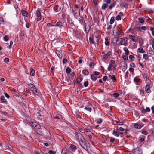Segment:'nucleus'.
I'll list each match as a JSON object with an SVG mask.
<instances>
[{"label":"nucleus","instance_id":"obj_38","mask_svg":"<svg viewBox=\"0 0 154 154\" xmlns=\"http://www.w3.org/2000/svg\"><path fill=\"white\" fill-rule=\"evenodd\" d=\"M102 121L103 119L101 118H99L97 119V122L98 124H101Z\"/></svg>","mask_w":154,"mask_h":154},{"label":"nucleus","instance_id":"obj_44","mask_svg":"<svg viewBox=\"0 0 154 154\" xmlns=\"http://www.w3.org/2000/svg\"><path fill=\"white\" fill-rule=\"evenodd\" d=\"M71 71V69L69 67H68L66 69V71L67 74H69L70 73Z\"/></svg>","mask_w":154,"mask_h":154},{"label":"nucleus","instance_id":"obj_19","mask_svg":"<svg viewBox=\"0 0 154 154\" xmlns=\"http://www.w3.org/2000/svg\"><path fill=\"white\" fill-rule=\"evenodd\" d=\"M69 149L72 152H74L76 149V147L75 146L71 144L69 146Z\"/></svg>","mask_w":154,"mask_h":154},{"label":"nucleus","instance_id":"obj_48","mask_svg":"<svg viewBox=\"0 0 154 154\" xmlns=\"http://www.w3.org/2000/svg\"><path fill=\"white\" fill-rule=\"evenodd\" d=\"M119 94L118 93H115L113 94V96L115 98H117L119 96Z\"/></svg>","mask_w":154,"mask_h":154},{"label":"nucleus","instance_id":"obj_25","mask_svg":"<svg viewBox=\"0 0 154 154\" xmlns=\"http://www.w3.org/2000/svg\"><path fill=\"white\" fill-rule=\"evenodd\" d=\"M109 77L112 80V82H114L116 81V79L114 75H109Z\"/></svg>","mask_w":154,"mask_h":154},{"label":"nucleus","instance_id":"obj_33","mask_svg":"<svg viewBox=\"0 0 154 154\" xmlns=\"http://www.w3.org/2000/svg\"><path fill=\"white\" fill-rule=\"evenodd\" d=\"M105 44L106 46H108L109 45V42L108 39V38L107 37H106L105 38Z\"/></svg>","mask_w":154,"mask_h":154},{"label":"nucleus","instance_id":"obj_7","mask_svg":"<svg viewBox=\"0 0 154 154\" xmlns=\"http://www.w3.org/2000/svg\"><path fill=\"white\" fill-rule=\"evenodd\" d=\"M99 41V36L97 35L93 36L92 37V44H98Z\"/></svg>","mask_w":154,"mask_h":154},{"label":"nucleus","instance_id":"obj_13","mask_svg":"<svg viewBox=\"0 0 154 154\" xmlns=\"http://www.w3.org/2000/svg\"><path fill=\"white\" fill-rule=\"evenodd\" d=\"M145 92L147 93H149L151 92L150 89V84H147L145 87Z\"/></svg>","mask_w":154,"mask_h":154},{"label":"nucleus","instance_id":"obj_54","mask_svg":"<svg viewBox=\"0 0 154 154\" xmlns=\"http://www.w3.org/2000/svg\"><path fill=\"white\" fill-rule=\"evenodd\" d=\"M143 50V48L141 47L137 49V52L141 53L142 52V50Z\"/></svg>","mask_w":154,"mask_h":154},{"label":"nucleus","instance_id":"obj_4","mask_svg":"<svg viewBox=\"0 0 154 154\" xmlns=\"http://www.w3.org/2000/svg\"><path fill=\"white\" fill-rule=\"evenodd\" d=\"M74 135L76 140L79 142L82 140L84 139V138H85L84 136L79 132H75Z\"/></svg>","mask_w":154,"mask_h":154},{"label":"nucleus","instance_id":"obj_64","mask_svg":"<svg viewBox=\"0 0 154 154\" xmlns=\"http://www.w3.org/2000/svg\"><path fill=\"white\" fill-rule=\"evenodd\" d=\"M108 77L107 76H104L103 78V80L104 81H106Z\"/></svg>","mask_w":154,"mask_h":154},{"label":"nucleus","instance_id":"obj_28","mask_svg":"<svg viewBox=\"0 0 154 154\" xmlns=\"http://www.w3.org/2000/svg\"><path fill=\"white\" fill-rule=\"evenodd\" d=\"M0 112L2 114V117H3L4 118H7L8 115L7 113L5 112H3L2 111H0Z\"/></svg>","mask_w":154,"mask_h":154},{"label":"nucleus","instance_id":"obj_2","mask_svg":"<svg viewBox=\"0 0 154 154\" xmlns=\"http://www.w3.org/2000/svg\"><path fill=\"white\" fill-rule=\"evenodd\" d=\"M72 13L74 16L80 14V10L79 6L77 5H75L72 8Z\"/></svg>","mask_w":154,"mask_h":154},{"label":"nucleus","instance_id":"obj_37","mask_svg":"<svg viewBox=\"0 0 154 154\" xmlns=\"http://www.w3.org/2000/svg\"><path fill=\"white\" fill-rule=\"evenodd\" d=\"M114 20H115L114 17H111L110 20V21H109V23L111 24H113L114 22Z\"/></svg>","mask_w":154,"mask_h":154},{"label":"nucleus","instance_id":"obj_1","mask_svg":"<svg viewBox=\"0 0 154 154\" xmlns=\"http://www.w3.org/2000/svg\"><path fill=\"white\" fill-rule=\"evenodd\" d=\"M79 142L81 147L85 150L90 147V144L85 140V138H84V140H82Z\"/></svg>","mask_w":154,"mask_h":154},{"label":"nucleus","instance_id":"obj_29","mask_svg":"<svg viewBox=\"0 0 154 154\" xmlns=\"http://www.w3.org/2000/svg\"><path fill=\"white\" fill-rule=\"evenodd\" d=\"M0 99L1 101L3 103H7V101H6V100L5 99V97L4 96H1Z\"/></svg>","mask_w":154,"mask_h":154},{"label":"nucleus","instance_id":"obj_61","mask_svg":"<svg viewBox=\"0 0 154 154\" xmlns=\"http://www.w3.org/2000/svg\"><path fill=\"white\" fill-rule=\"evenodd\" d=\"M82 57H80L79 58V59H80L79 60L78 62L80 64L82 63Z\"/></svg>","mask_w":154,"mask_h":154},{"label":"nucleus","instance_id":"obj_18","mask_svg":"<svg viewBox=\"0 0 154 154\" xmlns=\"http://www.w3.org/2000/svg\"><path fill=\"white\" fill-rule=\"evenodd\" d=\"M112 54V52L109 51L106 54H104L103 56V58L105 59H106L108 58L109 56L111 55Z\"/></svg>","mask_w":154,"mask_h":154},{"label":"nucleus","instance_id":"obj_39","mask_svg":"<svg viewBox=\"0 0 154 154\" xmlns=\"http://www.w3.org/2000/svg\"><path fill=\"white\" fill-rule=\"evenodd\" d=\"M134 82L137 83L139 82L140 81V79L137 77H134Z\"/></svg>","mask_w":154,"mask_h":154},{"label":"nucleus","instance_id":"obj_30","mask_svg":"<svg viewBox=\"0 0 154 154\" xmlns=\"http://www.w3.org/2000/svg\"><path fill=\"white\" fill-rule=\"evenodd\" d=\"M82 79L80 77L77 78L76 79V82L77 84L79 85H81L82 84L80 83V82L82 80Z\"/></svg>","mask_w":154,"mask_h":154},{"label":"nucleus","instance_id":"obj_8","mask_svg":"<svg viewBox=\"0 0 154 154\" xmlns=\"http://www.w3.org/2000/svg\"><path fill=\"white\" fill-rule=\"evenodd\" d=\"M75 17L78 19L81 24H83L84 20L83 19V17L80 14H77L75 16Z\"/></svg>","mask_w":154,"mask_h":154},{"label":"nucleus","instance_id":"obj_41","mask_svg":"<svg viewBox=\"0 0 154 154\" xmlns=\"http://www.w3.org/2000/svg\"><path fill=\"white\" fill-rule=\"evenodd\" d=\"M144 90L143 89H141L140 91V94L142 96H144Z\"/></svg>","mask_w":154,"mask_h":154},{"label":"nucleus","instance_id":"obj_60","mask_svg":"<svg viewBox=\"0 0 154 154\" xmlns=\"http://www.w3.org/2000/svg\"><path fill=\"white\" fill-rule=\"evenodd\" d=\"M130 66L131 67H135V65L134 63H131L130 64Z\"/></svg>","mask_w":154,"mask_h":154},{"label":"nucleus","instance_id":"obj_40","mask_svg":"<svg viewBox=\"0 0 154 154\" xmlns=\"http://www.w3.org/2000/svg\"><path fill=\"white\" fill-rule=\"evenodd\" d=\"M82 73L85 75H88L89 74L88 71L86 70H83L82 71Z\"/></svg>","mask_w":154,"mask_h":154},{"label":"nucleus","instance_id":"obj_15","mask_svg":"<svg viewBox=\"0 0 154 154\" xmlns=\"http://www.w3.org/2000/svg\"><path fill=\"white\" fill-rule=\"evenodd\" d=\"M134 152L136 154H141L142 150L141 149L137 148L134 149Z\"/></svg>","mask_w":154,"mask_h":154},{"label":"nucleus","instance_id":"obj_17","mask_svg":"<svg viewBox=\"0 0 154 154\" xmlns=\"http://www.w3.org/2000/svg\"><path fill=\"white\" fill-rule=\"evenodd\" d=\"M55 26H58L60 27H64V23L62 21H59L57 23L56 25Z\"/></svg>","mask_w":154,"mask_h":154},{"label":"nucleus","instance_id":"obj_3","mask_svg":"<svg viewBox=\"0 0 154 154\" xmlns=\"http://www.w3.org/2000/svg\"><path fill=\"white\" fill-rule=\"evenodd\" d=\"M115 63V61L113 60H111L109 64V65L108 67L107 68V70L110 71L112 70V68L113 69V72L114 71H115L116 70V66H115L114 64Z\"/></svg>","mask_w":154,"mask_h":154},{"label":"nucleus","instance_id":"obj_59","mask_svg":"<svg viewBox=\"0 0 154 154\" xmlns=\"http://www.w3.org/2000/svg\"><path fill=\"white\" fill-rule=\"evenodd\" d=\"M48 153L49 154H55V152L52 150H49L48 151Z\"/></svg>","mask_w":154,"mask_h":154},{"label":"nucleus","instance_id":"obj_20","mask_svg":"<svg viewBox=\"0 0 154 154\" xmlns=\"http://www.w3.org/2000/svg\"><path fill=\"white\" fill-rule=\"evenodd\" d=\"M116 4V2L113 0L112 3L109 6V9L111 10L112 8L115 7Z\"/></svg>","mask_w":154,"mask_h":154},{"label":"nucleus","instance_id":"obj_50","mask_svg":"<svg viewBox=\"0 0 154 154\" xmlns=\"http://www.w3.org/2000/svg\"><path fill=\"white\" fill-rule=\"evenodd\" d=\"M129 58L131 59V61H133L134 60V57L133 55H130L129 56Z\"/></svg>","mask_w":154,"mask_h":154},{"label":"nucleus","instance_id":"obj_53","mask_svg":"<svg viewBox=\"0 0 154 154\" xmlns=\"http://www.w3.org/2000/svg\"><path fill=\"white\" fill-rule=\"evenodd\" d=\"M88 81H85L84 84V86L85 87H87L88 86Z\"/></svg>","mask_w":154,"mask_h":154},{"label":"nucleus","instance_id":"obj_34","mask_svg":"<svg viewBox=\"0 0 154 154\" xmlns=\"http://www.w3.org/2000/svg\"><path fill=\"white\" fill-rule=\"evenodd\" d=\"M108 5L106 3H104L103 4L102 6V8L103 10H105V9L108 7Z\"/></svg>","mask_w":154,"mask_h":154},{"label":"nucleus","instance_id":"obj_36","mask_svg":"<svg viewBox=\"0 0 154 154\" xmlns=\"http://www.w3.org/2000/svg\"><path fill=\"white\" fill-rule=\"evenodd\" d=\"M92 79L94 81H95L97 79V77L95 75L92 74L91 75Z\"/></svg>","mask_w":154,"mask_h":154},{"label":"nucleus","instance_id":"obj_24","mask_svg":"<svg viewBox=\"0 0 154 154\" xmlns=\"http://www.w3.org/2000/svg\"><path fill=\"white\" fill-rule=\"evenodd\" d=\"M150 111V109L149 107H147L145 109L144 108H143V109L141 110V112L145 114L146 112H148Z\"/></svg>","mask_w":154,"mask_h":154},{"label":"nucleus","instance_id":"obj_32","mask_svg":"<svg viewBox=\"0 0 154 154\" xmlns=\"http://www.w3.org/2000/svg\"><path fill=\"white\" fill-rule=\"evenodd\" d=\"M35 70L32 68L30 69V74L31 76H33L35 75Z\"/></svg>","mask_w":154,"mask_h":154},{"label":"nucleus","instance_id":"obj_55","mask_svg":"<svg viewBox=\"0 0 154 154\" xmlns=\"http://www.w3.org/2000/svg\"><path fill=\"white\" fill-rule=\"evenodd\" d=\"M13 42L12 41H11L10 42V45L8 46V48L9 49H11V48L12 45H13Z\"/></svg>","mask_w":154,"mask_h":154},{"label":"nucleus","instance_id":"obj_11","mask_svg":"<svg viewBox=\"0 0 154 154\" xmlns=\"http://www.w3.org/2000/svg\"><path fill=\"white\" fill-rule=\"evenodd\" d=\"M129 38L133 42H136L138 41V38L134 35H129Z\"/></svg>","mask_w":154,"mask_h":154},{"label":"nucleus","instance_id":"obj_31","mask_svg":"<svg viewBox=\"0 0 154 154\" xmlns=\"http://www.w3.org/2000/svg\"><path fill=\"white\" fill-rule=\"evenodd\" d=\"M145 137L143 135H141L140 136L139 138V141L140 142H142L144 141Z\"/></svg>","mask_w":154,"mask_h":154},{"label":"nucleus","instance_id":"obj_16","mask_svg":"<svg viewBox=\"0 0 154 154\" xmlns=\"http://www.w3.org/2000/svg\"><path fill=\"white\" fill-rule=\"evenodd\" d=\"M137 29L139 31H141L140 29V26L139 24L135 25L134 28L133 29V30L135 31Z\"/></svg>","mask_w":154,"mask_h":154},{"label":"nucleus","instance_id":"obj_26","mask_svg":"<svg viewBox=\"0 0 154 154\" xmlns=\"http://www.w3.org/2000/svg\"><path fill=\"white\" fill-rule=\"evenodd\" d=\"M21 13L22 15L26 17H27L28 15V14L27 12L23 10H22Z\"/></svg>","mask_w":154,"mask_h":154},{"label":"nucleus","instance_id":"obj_5","mask_svg":"<svg viewBox=\"0 0 154 154\" xmlns=\"http://www.w3.org/2000/svg\"><path fill=\"white\" fill-rule=\"evenodd\" d=\"M29 88L34 94L36 95H38V94L39 92L37 91L36 88L34 85L32 84H29Z\"/></svg>","mask_w":154,"mask_h":154},{"label":"nucleus","instance_id":"obj_35","mask_svg":"<svg viewBox=\"0 0 154 154\" xmlns=\"http://www.w3.org/2000/svg\"><path fill=\"white\" fill-rule=\"evenodd\" d=\"M124 50L125 51V54L126 55H128L129 54V51L128 50L127 47H124L123 48Z\"/></svg>","mask_w":154,"mask_h":154},{"label":"nucleus","instance_id":"obj_58","mask_svg":"<svg viewBox=\"0 0 154 154\" xmlns=\"http://www.w3.org/2000/svg\"><path fill=\"white\" fill-rule=\"evenodd\" d=\"M148 52L150 54L154 55V51L152 50H149Z\"/></svg>","mask_w":154,"mask_h":154},{"label":"nucleus","instance_id":"obj_42","mask_svg":"<svg viewBox=\"0 0 154 154\" xmlns=\"http://www.w3.org/2000/svg\"><path fill=\"white\" fill-rule=\"evenodd\" d=\"M139 20L140 23H143L144 22V20L142 18H138Z\"/></svg>","mask_w":154,"mask_h":154},{"label":"nucleus","instance_id":"obj_51","mask_svg":"<svg viewBox=\"0 0 154 154\" xmlns=\"http://www.w3.org/2000/svg\"><path fill=\"white\" fill-rule=\"evenodd\" d=\"M143 57L145 60H147L148 59V56L146 54H143Z\"/></svg>","mask_w":154,"mask_h":154},{"label":"nucleus","instance_id":"obj_6","mask_svg":"<svg viewBox=\"0 0 154 154\" xmlns=\"http://www.w3.org/2000/svg\"><path fill=\"white\" fill-rule=\"evenodd\" d=\"M121 40L119 44L121 45H124L126 46L128 44V38L125 37H124L122 38H119Z\"/></svg>","mask_w":154,"mask_h":154},{"label":"nucleus","instance_id":"obj_62","mask_svg":"<svg viewBox=\"0 0 154 154\" xmlns=\"http://www.w3.org/2000/svg\"><path fill=\"white\" fill-rule=\"evenodd\" d=\"M68 22L70 24H72L73 23V22L71 19L69 18L68 19Z\"/></svg>","mask_w":154,"mask_h":154},{"label":"nucleus","instance_id":"obj_52","mask_svg":"<svg viewBox=\"0 0 154 154\" xmlns=\"http://www.w3.org/2000/svg\"><path fill=\"white\" fill-rule=\"evenodd\" d=\"M36 132L37 134H39L40 135H43V133L41 131H40L39 130H37L36 131Z\"/></svg>","mask_w":154,"mask_h":154},{"label":"nucleus","instance_id":"obj_9","mask_svg":"<svg viewBox=\"0 0 154 154\" xmlns=\"http://www.w3.org/2000/svg\"><path fill=\"white\" fill-rule=\"evenodd\" d=\"M36 16L37 21H39L41 20L42 16L40 11L39 10H37L36 11Z\"/></svg>","mask_w":154,"mask_h":154},{"label":"nucleus","instance_id":"obj_12","mask_svg":"<svg viewBox=\"0 0 154 154\" xmlns=\"http://www.w3.org/2000/svg\"><path fill=\"white\" fill-rule=\"evenodd\" d=\"M30 125L33 128H39L40 127V125H38L37 124L34 122H30Z\"/></svg>","mask_w":154,"mask_h":154},{"label":"nucleus","instance_id":"obj_49","mask_svg":"<svg viewBox=\"0 0 154 154\" xmlns=\"http://www.w3.org/2000/svg\"><path fill=\"white\" fill-rule=\"evenodd\" d=\"M122 58L123 60L125 61L127 60H128V57L126 55L122 56Z\"/></svg>","mask_w":154,"mask_h":154},{"label":"nucleus","instance_id":"obj_56","mask_svg":"<svg viewBox=\"0 0 154 154\" xmlns=\"http://www.w3.org/2000/svg\"><path fill=\"white\" fill-rule=\"evenodd\" d=\"M56 118L60 120L62 118V116L59 115H57L56 116Z\"/></svg>","mask_w":154,"mask_h":154},{"label":"nucleus","instance_id":"obj_22","mask_svg":"<svg viewBox=\"0 0 154 154\" xmlns=\"http://www.w3.org/2000/svg\"><path fill=\"white\" fill-rule=\"evenodd\" d=\"M143 124H142V125L137 123H135L134 125V127L137 129H140L142 128V126H143Z\"/></svg>","mask_w":154,"mask_h":154},{"label":"nucleus","instance_id":"obj_47","mask_svg":"<svg viewBox=\"0 0 154 154\" xmlns=\"http://www.w3.org/2000/svg\"><path fill=\"white\" fill-rule=\"evenodd\" d=\"M116 20H121V17L120 15H118L116 17Z\"/></svg>","mask_w":154,"mask_h":154},{"label":"nucleus","instance_id":"obj_57","mask_svg":"<svg viewBox=\"0 0 154 154\" xmlns=\"http://www.w3.org/2000/svg\"><path fill=\"white\" fill-rule=\"evenodd\" d=\"M104 1L106 3V4H107L108 5L110 4L111 2V0H104Z\"/></svg>","mask_w":154,"mask_h":154},{"label":"nucleus","instance_id":"obj_27","mask_svg":"<svg viewBox=\"0 0 154 154\" xmlns=\"http://www.w3.org/2000/svg\"><path fill=\"white\" fill-rule=\"evenodd\" d=\"M40 111H39L37 112V113L36 114V115L38 119L40 120H42V116L41 114L40 113Z\"/></svg>","mask_w":154,"mask_h":154},{"label":"nucleus","instance_id":"obj_23","mask_svg":"<svg viewBox=\"0 0 154 154\" xmlns=\"http://www.w3.org/2000/svg\"><path fill=\"white\" fill-rule=\"evenodd\" d=\"M56 53L58 57L62 59V53L59 51L57 50L56 52Z\"/></svg>","mask_w":154,"mask_h":154},{"label":"nucleus","instance_id":"obj_43","mask_svg":"<svg viewBox=\"0 0 154 154\" xmlns=\"http://www.w3.org/2000/svg\"><path fill=\"white\" fill-rule=\"evenodd\" d=\"M143 79L145 81H146L147 79V75L146 74H144L143 75Z\"/></svg>","mask_w":154,"mask_h":154},{"label":"nucleus","instance_id":"obj_21","mask_svg":"<svg viewBox=\"0 0 154 154\" xmlns=\"http://www.w3.org/2000/svg\"><path fill=\"white\" fill-rule=\"evenodd\" d=\"M112 134L115 136L119 137V133L118 132L116 129H114L113 131Z\"/></svg>","mask_w":154,"mask_h":154},{"label":"nucleus","instance_id":"obj_46","mask_svg":"<svg viewBox=\"0 0 154 154\" xmlns=\"http://www.w3.org/2000/svg\"><path fill=\"white\" fill-rule=\"evenodd\" d=\"M9 38L8 35H5L4 37V40L5 41H7L9 40Z\"/></svg>","mask_w":154,"mask_h":154},{"label":"nucleus","instance_id":"obj_45","mask_svg":"<svg viewBox=\"0 0 154 154\" xmlns=\"http://www.w3.org/2000/svg\"><path fill=\"white\" fill-rule=\"evenodd\" d=\"M140 29L141 30V31L142 30L145 31L146 29V27L145 26H143L141 27H140Z\"/></svg>","mask_w":154,"mask_h":154},{"label":"nucleus","instance_id":"obj_63","mask_svg":"<svg viewBox=\"0 0 154 154\" xmlns=\"http://www.w3.org/2000/svg\"><path fill=\"white\" fill-rule=\"evenodd\" d=\"M9 59L8 58H5L4 60V61L5 62L7 63L9 61Z\"/></svg>","mask_w":154,"mask_h":154},{"label":"nucleus","instance_id":"obj_14","mask_svg":"<svg viewBox=\"0 0 154 154\" xmlns=\"http://www.w3.org/2000/svg\"><path fill=\"white\" fill-rule=\"evenodd\" d=\"M116 33V36L118 38L119 36V35H122L123 33V32L122 31L121 29L119 28Z\"/></svg>","mask_w":154,"mask_h":154},{"label":"nucleus","instance_id":"obj_10","mask_svg":"<svg viewBox=\"0 0 154 154\" xmlns=\"http://www.w3.org/2000/svg\"><path fill=\"white\" fill-rule=\"evenodd\" d=\"M86 103L87 104V105L85 107L84 109L89 112H91L92 111V109L91 107H90L91 105V104L88 101H86Z\"/></svg>","mask_w":154,"mask_h":154}]
</instances>
